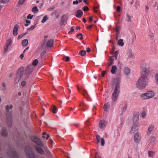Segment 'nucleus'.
Instances as JSON below:
<instances>
[{
	"label": "nucleus",
	"instance_id": "obj_1",
	"mask_svg": "<svg viewBox=\"0 0 158 158\" xmlns=\"http://www.w3.org/2000/svg\"><path fill=\"white\" fill-rule=\"evenodd\" d=\"M148 81V77L141 76L136 82V87L139 90H143L147 85Z\"/></svg>",
	"mask_w": 158,
	"mask_h": 158
},
{
	"label": "nucleus",
	"instance_id": "obj_2",
	"mask_svg": "<svg viewBox=\"0 0 158 158\" xmlns=\"http://www.w3.org/2000/svg\"><path fill=\"white\" fill-rule=\"evenodd\" d=\"M120 81L118 79L114 80V88L112 94V99L113 102H115L118 98L120 90Z\"/></svg>",
	"mask_w": 158,
	"mask_h": 158
},
{
	"label": "nucleus",
	"instance_id": "obj_3",
	"mask_svg": "<svg viewBox=\"0 0 158 158\" xmlns=\"http://www.w3.org/2000/svg\"><path fill=\"white\" fill-rule=\"evenodd\" d=\"M150 67L148 64L146 63H143L141 66V76H148L150 75Z\"/></svg>",
	"mask_w": 158,
	"mask_h": 158
},
{
	"label": "nucleus",
	"instance_id": "obj_4",
	"mask_svg": "<svg viewBox=\"0 0 158 158\" xmlns=\"http://www.w3.org/2000/svg\"><path fill=\"white\" fill-rule=\"evenodd\" d=\"M155 95V94L153 91L149 90L146 93L141 94L140 96V97L141 99L145 100L152 98Z\"/></svg>",
	"mask_w": 158,
	"mask_h": 158
},
{
	"label": "nucleus",
	"instance_id": "obj_5",
	"mask_svg": "<svg viewBox=\"0 0 158 158\" xmlns=\"http://www.w3.org/2000/svg\"><path fill=\"white\" fill-rule=\"evenodd\" d=\"M23 70V68H21L19 69L17 73L15 79V84L18 83L22 77V72Z\"/></svg>",
	"mask_w": 158,
	"mask_h": 158
},
{
	"label": "nucleus",
	"instance_id": "obj_6",
	"mask_svg": "<svg viewBox=\"0 0 158 158\" xmlns=\"http://www.w3.org/2000/svg\"><path fill=\"white\" fill-rule=\"evenodd\" d=\"M139 123H133L130 133L131 134L134 133L139 129Z\"/></svg>",
	"mask_w": 158,
	"mask_h": 158
},
{
	"label": "nucleus",
	"instance_id": "obj_7",
	"mask_svg": "<svg viewBox=\"0 0 158 158\" xmlns=\"http://www.w3.org/2000/svg\"><path fill=\"white\" fill-rule=\"evenodd\" d=\"M107 124V121L104 120H102L100 121L99 123V126L101 129H104Z\"/></svg>",
	"mask_w": 158,
	"mask_h": 158
},
{
	"label": "nucleus",
	"instance_id": "obj_8",
	"mask_svg": "<svg viewBox=\"0 0 158 158\" xmlns=\"http://www.w3.org/2000/svg\"><path fill=\"white\" fill-rule=\"evenodd\" d=\"M32 141L35 142L36 144L41 146H43V145L40 140L38 137L33 136L32 138Z\"/></svg>",
	"mask_w": 158,
	"mask_h": 158
},
{
	"label": "nucleus",
	"instance_id": "obj_9",
	"mask_svg": "<svg viewBox=\"0 0 158 158\" xmlns=\"http://www.w3.org/2000/svg\"><path fill=\"white\" fill-rule=\"evenodd\" d=\"M141 139V136L138 133H136L134 135V142L137 143H139Z\"/></svg>",
	"mask_w": 158,
	"mask_h": 158
},
{
	"label": "nucleus",
	"instance_id": "obj_10",
	"mask_svg": "<svg viewBox=\"0 0 158 158\" xmlns=\"http://www.w3.org/2000/svg\"><path fill=\"white\" fill-rule=\"evenodd\" d=\"M33 70V67L31 65H29L26 68V73L25 74L27 77H28L30 73L32 72Z\"/></svg>",
	"mask_w": 158,
	"mask_h": 158
},
{
	"label": "nucleus",
	"instance_id": "obj_11",
	"mask_svg": "<svg viewBox=\"0 0 158 158\" xmlns=\"http://www.w3.org/2000/svg\"><path fill=\"white\" fill-rule=\"evenodd\" d=\"M19 28V26L18 24H16L14 26L12 31L13 35L14 36H16L18 35V31Z\"/></svg>",
	"mask_w": 158,
	"mask_h": 158
},
{
	"label": "nucleus",
	"instance_id": "obj_12",
	"mask_svg": "<svg viewBox=\"0 0 158 158\" xmlns=\"http://www.w3.org/2000/svg\"><path fill=\"white\" fill-rule=\"evenodd\" d=\"M96 139L97 140V143H99L101 141V146H103L104 145L105 140L103 138H101L99 136L97 135L96 136Z\"/></svg>",
	"mask_w": 158,
	"mask_h": 158
},
{
	"label": "nucleus",
	"instance_id": "obj_13",
	"mask_svg": "<svg viewBox=\"0 0 158 158\" xmlns=\"http://www.w3.org/2000/svg\"><path fill=\"white\" fill-rule=\"evenodd\" d=\"M12 113L10 112V114L6 116V121L9 126L10 127L11 125L12 122Z\"/></svg>",
	"mask_w": 158,
	"mask_h": 158
},
{
	"label": "nucleus",
	"instance_id": "obj_14",
	"mask_svg": "<svg viewBox=\"0 0 158 158\" xmlns=\"http://www.w3.org/2000/svg\"><path fill=\"white\" fill-rule=\"evenodd\" d=\"M26 153L27 156V158H35L34 154L33 152L31 151H29V152L26 150Z\"/></svg>",
	"mask_w": 158,
	"mask_h": 158
},
{
	"label": "nucleus",
	"instance_id": "obj_15",
	"mask_svg": "<svg viewBox=\"0 0 158 158\" xmlns=\"http://www.w3.org/2000/svg\"><path fill=\"white\" fill-rule=\"evenodd\" d=\"M139 115L137 114H135L133 118V123H139Z\"/></svg>",
	"mask_w": 158,
	"mask_h": 158
},
{
	"label": "nucleus",
	"instance_id": "obj_16",
	"mask_svg": "<svg viewBox=\"0 0 158 158\" xmlns=\"http://www.w3.org/2000/svg\"><path fill=\"white\" fill-rule=\"evenodd\" d=\"M154 125L152 124L150 125L148 128V133L150 134L154 130Z\"/></svg>",
	"mask_w": 158,
	"mask_h": 158
},
{
	"label": "nucleus",
	"instance_id": "obj_17",
	"mask_svg": "<svg viewBox=\"0 0 158 158\" xmlns=\"http://www.w3.org/2000/svg\"><path fill=\"white\" fill-rule=\"evenodd\" d=\"M53 40H49L46 43V46L48 47H51L53 44Z\"/></svg>",
	"mask_w": 158,
	"mask_h": 158
},
{
	"label": "nucleus",
	"instance_id": "obj_18",
	"mask_svg": "<svg viewBox=\"0 0 158 158\" xmlns=\"http://www.w3.org/2000/svg\"><path fill=\"white\" fill-rule=\"evenodd\" d=\"M35 147L37 152L41 154H43L44 153V151L40 147H39L37 146H36Z\"/></svg>",
	"mask_w": 158,
	"mask_h": 158
},
{
	"label": "nucleus",
	"instance_id": "obj_19",
	"mask_svg": "<svg viewBox=\"0 0 158 158\" xmlns=\"http://www.w3.org/2000/svg\"><path fill=\"white\" fill-rule=\"evenodd\" d=\"M156 140V138L154 136H151L149 138L148 142L150 144L154 142Z\"/></svg>",
	"mask_w": 158,
	"mask_h": 158
},
{
	"label": "nucleus",
	"instance_id": "obj_20",
	"mask_svg": "<svg viewBox=\"0 0 158 158\" xmlns=\"http://www.w3.org/2000/svg\"><path fill=\"white\" fill-rule=\"evenodd\" d=\"M147 112L145 111H143L140 113V117L143 119L145 118L147 115Z\"/></svg>",
	"mask_w": 158,
	"mask_h": 158
},
{
	"label": "nucleus",
	"instance_id": "obj_21",
	"mask_svg": "<svg viewBox=\"0 0 158 158\" xmlns=\"http://www.w3.org/2000/svg\"><path fill=\"white\" fill-rule=\"evenodd\" d=\"M117 67L115 65L113 66L111 70V72L113 74H115L116 73Z\"/></svg>",
	"mask_w": 158,
	"mask_h": 158
},
{
	"label": "nucleus",
	"instance_id": "obj_22",
	"mask_svg": "<svg viewBox=\"0 0 158 158\" xmlns=\"http://www.w3.org/2000/svg\"><path fill=\"white\" fill-rule=\"evenodd\" d=\"M83 14V12L81 10L77 11L76 16L78 18L81 17Z\"/></svg>",
	"mask_w": 158,
	"mask_h": 158
},
{
	"label": "nucleus",
	"instance_id": "obj_23",
	"mask_svg": "<svg viewBox=\"0 0 158 158\" xmlns=\"http://www.w3.org/2000/svg\"><path fill=\"white\" fill-rule=\"evenodd\" d=\"M1 134L3 136H6L7 135V131L6 129L3 128Z\"/></svg>",
	"mask_w": 158,
	"mask_h": 158
},
{
	"label": "nucleus",
	"instance_id": "obj_24",
	"mask_svg": "<svg viewBox=\"0 0 158 158\" xmlns=\"http://www.w3.org/2000/svg\"><path fill=\"white\" fill-rule=\"evenodd\" d=\"M12 40L11 38H10L7 41L6 44L5 46L9 47L10 46L11 44Z\"/></svg>",
	"mask_w": 158,
	"mask_h": 158
},
{
	"label": "nucleus",
	"instance_id": "obj_25",
	"mask_svg": "<svg viewBox=\"0 0 158 158\" xmlns=\"http://www.w3.org/2000/svg\"><path fill=\"white\" fill-rule=\"evenodd\" d=\"M28 43V40L27 39H25L22 41V44L23 46H26L27 44Z\"/></svg>",
	"mask_w": 158,
	"mask_h": 158
},
{
	"label": "nucleus",
	"instance_id": "obj_26",
	"mask_svg": "<svg viewBox=\"0 0 158 158\" xmlns=\"http://www.w3.org/2000/svg\"><path fill=\"white\" fill-rule=\"evenodd\" d=\"M117 44L120 46H123L124 45L123 40L122 39H120L118 42Z\"/></svg>",
	"mask_w": 158,
	"mask_h": 158
},
{
	"label": "nucleus",
	"instance_id": "obj_27",
	"mask_svg": "<svg viewBox=\"0 0 158 158\" xmlns=\"http://www.w3.org/2000/svg\"><path fill=\"white\" fill-rule=\"evenodd\" d=\"M48 19V17L47 15L44 16L43 18L42 21L41 23H44L46 21H47Z\"/></svg>",
	"mask_w": 158,
	"mask_h": 158
},
{
	"label": "nucleus",
	"instance_id": "obj_28",
	"mask_svg": "<svg viewBox=\"0 0 158 158\" xmlns=\"http://www.w3.org/2000/svg\"><path fill=\"white\" fill-rule=\"evenodd\" d=\"M38 11V9L36 6H34L33 7L32 11L34 13H37Z\"/></svg>",
	"mask_w": 158,
	"mask_h": 158
},
{
	"label": "nucleus",
	"instance_id": "obj_29",
	"mask_svg": "<svg viewBox=\"0 0 158 158\" xmlns=\"http://www.w3.org/2000/svg\"><path fill=\"white\" fill-rule=\"evenodd\" d=\"M110 105L108 103H105L104 106V110L107 111Z\"/></svg>",
	"mask_w": 158,
	"mask_h": 158
},
{
	"label": "nucleus",
	"instance_id": "obj_30",
	"mask_svg": "<svg viewBox=\"0 0 158 158\" xmlns=\"http://www.w3.org/2000/svg\"><path fill=\"white\" fill-rule=\"evenodd\" d=\"M126 21L128 22H130L131 21V17L128 14L126 15Z\"/></svg>",
	"mask_w": 158,
	"mask_h": 158
},
{
	"label": "nucleus",
	"instance_id": "obj_31",
	"mask_svg": "<svg viewBox=\"0 0 158 158\" xmlns=\"http://www.w3.org/2000/svg\"><path fill=\"white\" fill-rule=\"evenodd\" d=\"M13 108V106L12 105H7L6 106V110L7 112L9 111V109H11Z\"/></svg>",
	"mask_w": 158,
	"mask_h": 158
},
{
	"label": "nucleus",
	"instance_id": "obj_32",
	"mask_svg": "<svg viewBox=\"0 0 158 158\" xmlns=\"http://www.w3.org/2000/svg\"><path fill=\"white\" fill-rule=\"evenodd\" d=\"M124 72L126 74H127L130 73V69L128 67H126L124 69Z\"/></svg>",
	"mask_w": 158,
	"mask_h": 158
},
{
	"label": "nucleus",
	"instance_id": "obj_33",
	"mask_svg": "<svg viewBox=\"0 0 158 158\" xmlns=\"http://www.w3.org/2000/svg\"><path fill=\"white\" fill-rule=\"evenodd\" d=\"M155 155L154 152L152 151H149L148 152V156L150 157H153Z\"/></svg>",
	"mask_w": 158,
	"mask_h": 158
},
{
	"label": "nucleus",
	"instance_id": "obj_34",
	"mask_svg": "<svg viewBox=\"0 0 158 158\" xmlns=\"http://www.w3.org/2000/svg\"><path fill=\"white\" fill-rule=\"evenodd\" d=\"M82 91L83 92L82 94L85 97V94L88 96V92L86 90L84 89H83Z\"/></svg>",
	"mask_w": 158,
	"mask_h": 158
},
{
	"label": "nucleus",
	"instance_id": "obj_35",
	"mask_svg": "<svg viewBox=\"0 0 158 158\" xmlns=\"http://www.w3.org/2000/svg\"><path fill=\"white\" fill-rule=\"evenodd\" d=\"M86 53V52L85 51L82 50L79 52V54L82 56H84Z\"/></svg>",
	"mask_w": 158,
	"mask_h": 158
},
{
	"label": "nucleus",
	"instance_id": "obj_36",
	"mask_svg": "<svg viewBox=\"0 0 158 158\" xmlns=\"http://www.w3.org/2000/svg\"><path fill=\"white\" fill-rule=\"evenodd\" d=\"M52 110V112L54 113H56L57 112V108L54 106H53V109Z\"/></svg>",
	"mask_w": 158,
	"mask_h": 158
},
{
	"label": "nucleus",
	"instance_id": "obj_37",
	"mask_svg": "<svg viewBox=\"0 0 158 158\" xmlns=\"http://www.w3.org/2000/svg\"><path fill=\"white\" fill-rule=\"evenodd\" d=\"M38 62V60L37 59L34 60L32 63V64L34 66H36Z\"/></svg>",
	"mask_w": 158,
	"mask_h": 158
},
{
	"label": "nucleus",
	"instance_id": "obj_38",
	"mask_svg": "<svg viewBox=\"0 0 158 158\" xmlns=\"http://www.w3.org/2000/svg\"><path fill=\"white\" fill-rule=\"evenodd\" d=\"M113 60L111 58H110V61L108 63V66H110L113 64Z\"/></svg>",
	"mask_w": 158,
	"mask_h": 158
},
{
	"label": "nucleus",
	"instance_id": "obj_39",
	"mask_svg": "<svg viewBox=\"0 0 158 158\" xmlns=\"http://www.w3.org/2000/svg\"><path fill=\"white\" fill-rule=\"evenodd\" d=\"M2 89L3 90H6V85L5 83L3 82L2 84Z\"/></svg>",
	"mask_w": 158,
	"mask_h": 158
},
{
	"label": "nucleus",
	"instance_id": "obj_40",
	"mask_svg": "<svg viewBox=\"0 0 158 158\" xmlns=\"http://www.w3.org/2000/svg\"><path fill=\"white\" fill-rule=\"evenodd\" d=\"M81 2V0H76V1H74L73 2V4L74 5H77Z\"/></svg>",
	"mask_w": 158,
	"mask_h": 158
},
{
	"label": "nucleus",
	"instance_id": "obj_41",
	"mask_svg": "<svg viewBox=\"0 0 158 158\" xmlns=\"http://www.w3.org/2000/svg\"><path fill=\"white\" fill-rule=\"evenodd\" d=\"M26 23L25 24V26L26 27H27L29 25V24L31 23V22L29 20H26Z\"/></svg>",
	"mask_w": 158,
	"mask_h": 158
},
{
	"label": "nucleus",
	"instance_id": "obj_42",
	"mask_svg": "<svg viewBox=\"0 0 158 158\" xmlns=\"http://www.w3.org/2000/svg\"><path fill=\"white\" fill-rule=\"evenodd\" d=\"M77 37L80 39L82 40L83 39L82 35L81 33H80L77 35Z\"/></svg>",
	"mask_w": 158,
	"mask_h": 158
},
{
	"label": "nucleus",
	"instance_id": "obj_43",
	"mask_svg": "<svg viewBox=\"0 0 158 158\" xmlns=\"http://www.w3.org/2000/svg\"><path fill=\"white\" fill-rule=\"evenodd\" d=\"M35 27V25H33L31 26L30 27L27 28V30L31 31L33 30Z\"/></svg>",
	"mask_w": 158,
	"mask_h": 158
},
{
	"label": "nucleus",
	"instance_id": "obj_44",
	"mask_svg": "<svg viewBox=\"0 0 158 158\" xmlns=\"http://www.w3.org/2000/svg\"><path fill=\"white\" fill-rule=\"evenodd\" d=\"M118 53V52L117 51H115L114 53V56L116 59L117 58Z\"/></svg>",
	"mask_w": 158,
	"mask_h": 158
},
{
	"label": "nucleus",
	"instance_id": "obj_45",
	"mask_svg": "<svg viewBox=\"0 0 158 158\" xmlns=\"http://www.w3.org/2000/svg\"><path fill=\"white\" fill-rule=\"evenodd\" d=\"M82 10L84 11H87L89 10V8L87 6H84L83 7Z\"/></svg>",
	"mask_w": 158,
	"mask_h": 158
},
{
	"label": "nucleus",
	"instance_id": "obj_46",
	"mask_svg": "<svg viewBox=\"0 0 158 158\" xmlns=\"http://www.w3.org/2000/svg\"><path fill=\"white\" fill-rule=\"evenodd\" d=\"M25 0H19L18 4H22L24 3Z\"/></svg>",
	"mask_w": 158,
	"mask_h": 158
},
{
	"label": "nucleus",
	"instance_id": "obj_47",
	"mask_svg": "<svg viewBox=\"0 0 158 158\" xmlns=\"http://www.w3.org/2000/svg\"><path fill=\"white\" fill-rule=\"evenodd\" d=\"M26 83L27 82L26 81H23L21 83V85L22 86L24 87L26 85Z\"/></svg>",
	"mask_w": 158,
	"mask_h": 158
},
{
	"label": "nucleus",
	"instance_id": "obj_48",
	"mask_svg": "<svg viewBox=\"0 0 158 158\" xmlns=\"http://www.w3.org/2000/svg\"><path fill=\"white\" fill-rule=\"evenodd\" d=\"M33 15H31V14H29L27 16V19H32L33 18Z\"/></svg>",
	"mask_w": 158,
	"mask_h": 158
},
{
	"label": "nucleus",
	"instance_id": "obj_49",
	"mask_svg": "<svg viewBox=\"0 0 158 158\" xmlns=\"http://www.w3.org/2000/svg\"><path fill=\"white\" fill-rule=\"evenodd\" d=\"M155 78L156 79V83L157 85H158V74H157L156 75V76H155Z\"/></svg>",
	"mask_w": 158,
	"mask_h": 158
},
{
	"label": "nucleus",
	"instance_id": "obj_50",
	"mask_svg": "<svg viewBox=\"0 0 158 158\" xmlns=\"http://www.w3.org/2000/svg\"><path fill=\"white\" fill-rule=\"evenodd\" d=\"M8 47L6 46L5 45V48H4V52H7L8 50Z\"/></svg>",
	"mask_w": 158,
	"mask_h": 158
},
{
	"label": "nucleus",
	"instance_id": "obj_51",
	"mask_svg": "<svg viewBox=\"0 0 158 158\" xmlns=\"http://www.w3.org/2000/svg\"><path fill=\"white\" fill-rule=\"evenodd\" d=\"M64 60L66 61H68L69 60L70 58L69 57L66 56L65 58H64Z\"/></svg>",
	"mask_w": 158,
	"mask_h": 158
},
{
	"label": "nucleus",
	"instance_id": "obj_52",
	"mask_svg": "<svg viewBox=\"0 0 158 158\" xmlns=\"http://www.w3.org/2000/svg\"><path fill=\"white\" fill-rule=\"evenodd\" d=\"M54 9V7H51L47 9V11H52Z\"/></svg>",
	"mask_w": 158,
	"mask_h": 158
},
{
	"label": "nucleus",
	"instance_id": "obj_53",
	"mask_svg": "<svg viewBox=\"0 0 158 158\" xmlns=\"http://www.w3.org/2000/svg\"><path fill=\"white\" fill-rule=\"evenodd\" d=\"M116 10L118 12H120L121 10V7L119 6H117L116 8Z\"/></svg>",
	"mask_w": 158,
	"mask_h": 158
},
{
	"label": "nucleus",
	"instance_id": "obj_54",
	"mask_svg": "<svg viewBox=\"0 0 158 158\" xmlns=\"http://www.w3.org/2000/svg\"><path fill=\"white\" fill-rule=\"evenodd\" d=\"M106 72L105 71H102V77H104V75L106 74Z\"/></svg>",
	"mask_w": 158,
	"mask_h": 158
},
{
	"label": "nucleus",
	"instance_id": "obj_55",
	"mask_svg": "<svg viewBox=\"0 0 158 158\" xmlns=\"http://www.w3.org/2000/svg\"><path fill=\"white\" fill-rule=\"evenodd\" d=\"M127 108V106L126 105L124 106L123 107V111H125L126 110Z\"/></svg>",
	"mask_w": 158,
	"mask_h": 158
},
{
	"label": "nucleus",
	"instance_id": "obj_56",
	"mask_svg": "<svg viewBox=\"0 0 158 158\" xmlns=\"http://www.w3.org/2000/svg\"><path fill=\"white\" fill-rule=\"evenodd\" d=\"M23 35L22 34H21V35H19V36H18V40H20V39H21L23 37Z\"/></svg>",
	"mask_w": 158,
	"mask_h": 158
},
{
	"label": "nucleus",
	"instance_id": "obj_57",
	"mask_svg": "<svg viewBox=\"0 0 158 158\" xmlns=\"http://www.w3.org/2000/svg\"><path fill=\"white\" fill-rule=\"evenodd\" d=\"M97 153L96 152L95 153V158H102L101 156H98L97 155Z\"/></svg>",
	"mask_w": 158,
	"mask_h": 158
},
{
	"label": "nucleus",
	"instance_id": "obj_58",
	"mask_svg": "<svg viewBox=\"0 0 158 158\" xmlns=\"http://www.w3.org/2000/svg\"><path fill=\"white\" fill-rule=\"evenodd\" d=\"M74 31V29L73 27H71L70 29V31H69V34H70L71 32L73 31Z\"/></svg>",
	"mask_w": 158,
	"mask_h": 158
},
{
	"label": "nucleus",
	"instance_id": "obj_59",
	"mask_svg": "<svg viewBox=\"0 0 158 158\" xmlns=\"http://www.w3.org/2000/svg\"><path fill=\"white\" fill-rule=\"evenodd\" d=\"M46 53V52L45 51H44L41 54V56H44Z\"/></svg>",
	"mask_w": 158,
	"mask_h": 158
},
{
	"label": "nucleus",
	"instance_id": "obj_60",
	"mask_svg": "<svg viewBox=\"0 0 158 158\" xmlns=\"http://www.w3.org/2000/svg\"><path fill=\"white\" fill-rule=\"evenodd\" d=\"M29 48V47H27L23 51V53H24Z\"/></svg>",
	"mask_w": 158,
	"mask_h": 158
},
{
	"label": "nucleus",
	"instance_id": "obj_61",
	"mask_svg": "<svg viewBox=\"0 0 158 158\" xmlns=\"http://www.w3.org/2000/svg\"><path fill=\"white\" fill-rule=\"evenodd\" d=\"M92 25H89V26L88 27H87V28L88 29H90L91 28H92Z\"/></svg>",
	"mask_w": 158,
	"mask_h": 158
},
{
	"label": "nucleus",
	"instance_id": "obj_62",
	"mask_svg": "<svg viewBox=\"0 0 158 158\" xmlns=\"http://www.w3.org/2000/svg\"><path fill=\"white\" fill-rule=\"evenodd\" d=\"M28 33V32H26L25 33H23L22 34V35H23V36L25 35H27V34Z\"/></svg>",
	"mask_w": 158,
	"mask_h": 158
},
{
	"label": "nucleus",
	"instance_id": "obj_63",
	"mask_svg": "<svg viewBox=\"0 0 158 158\" xmlns=\"http://www.w3.org/2000/svg\"><path fill=\"white\" fill-rule=\"evenodd\" d=\"M20 57L22 59L24 57V55L23 53H22L20 55Z\"/></svg>",
	"mask_w": 158,
	"mask_h": 158
},
{
	"label": "nucleus",
	"instance_id": "obj_64",
	"mask_svg": "<svg viewBox=\"0 0 158 158\" xmlns=\"http://www.w3.org/2000/svg\"><path fill=\"white\" fill-rule=\"evenodd\" d=\"M89 20L90 21H92L93 20V18L92 17H90L89 18Z\"/></svg>",
	"mask_w": 158,
	"mask_h": 158
}]
</instances>
